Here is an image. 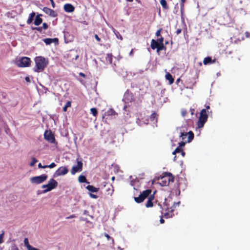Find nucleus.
<instances>
[{"label":"nucleus","mask_w":250,"mask_h":250,"mask_svg":"<svg viewBox=\"0 0 250 250\" xmlns=\"http://www.w3.org/2000/svg\"><path fill=\"white\" fill-rule=\"evenodd\" d=\"M51 3L52 6L53 8H54L55 7V3L53 1V0H49Z\"/></svg>","instance_id":"49530a36"},{"label":"nucleus","mask_w":250,"mask_h":250,"mask_svg":"<svg viewBox=\"0 0 250 250\" xmlns=\"http://www.w3.org/2000/svg\"><path fill=\"white\" fill-rule=\"evenodd\" d=\"M111 186V188L110 189V188H109L107 190V191L108 192V194L112 195L114 192V188L112 185Z\"/></svg>","instance_id":"c85d7f7f"},{"label":"nucleus","mask_w":250,"mask_h":250,"mask_svg":"<svg viewBox=\"0 0 250 250\" xmlns=\"http://www.w3.org/2000/svg\"><path fill=\"white\" fill-rule=\"evenodd\" d=\"M111 179H112V181H114V179H115V177H112Z\"/></svg>","instance_id":"69168bd1"},{"label":"nucleus","mask_w":250,"mask_h":250,"mask_svg":"<svg viewBox=\"0 0 250 250\" xmlns=\"http://www.w3.org/2000/svg\"><path fill=\"white\" fill-rule=\"evenodd\" d=\"M79 75H80V76H82L83 77H85V75L83 73H82V72H80L79 73Z\"/></svg>","instance_id":"864d4df0"},{"label":"nucleus","mask_w":250,"mask_h":250,"mask_svg":"<svg viewBox=\"0 0 250 250\" xmlns=\"http://www.w3.org/2000/svg\"><path fill=\"white\" fill-rule=\"evenodd\" d=\"M105 59L107 63H112V55L111 54H107L106 55Z\"/></svg>","instance_id":"f3484780"},{"label":"nucleus","mask_w":250,"mask_h":250,"mask_svg":"<svg viewBox=\"0 0 250 250\" xmlns=\"http://www.w3.org/2000/svg\"><path fill=\"white\" fill-rule=\"evenodd\" d=\"M127 0V1H128L131 2V1H132L133 0Z\"/></svg>","instance_id":"774afa93"},{"label":"nucleus","mask_w":250,"mask_h":250,"mask_svg":"<svg viewBox=\"0 0 250 250\" xmlns=\"http://www.w3.org/2000/svg\"><path fill=\"white\" fill-rule=\"evenodd\" d=\"M80 220H82V221H86V222H88V221H87V219H86V218H83V217H81V218H80Z\"/></svg>","instance_id":"3c124183"},{"label":"nucleus","mask_w":250,"mask_h":250,"mask_svg":"<svg viewBox=\"0 0 250 250\" xmlns=\"http://www.w3.org/2000/svg\"><path fill=\"white\" fill-rule=\"evenodd\" d=\"M91 113L94 116H96L97 114V109L95 108H92L90 109Z\"/></svg>","instance_id":"a878e982"},{"label":"nucleus","mask_w":250,"mask_h":250,"mask_svg":"<svg viewBox=\"0 0 250 250\" xmlns=\"http://www.w3.org/2000/svg\"><path fill=\"white\" fill-rule=\"evenodd\" d=\"M246 35L247 37H249L250 36L249 33L248 32H246Z\"/></svg>","instance_id":"052dcab7"},{"label":"nucleus","mask_w":250,"mask_h":250,"mask_svg":"<svg viewBox=\"0 0 250 250\" xmlns=\"http://www.w3.org/2000/svg\"><path fill=\"white\" fill-rule=\"evenodd\" d=\"M11 250H20L18 247L15 244H13L11 247Z\"/></svg>","instance_id":"473e14b6"},{"label":"nucleus","mask_w":250,"mask_h":250,"mask_svg":"<svg viewBox=\"0 0 250 250\" xmlns=\"http://www.w3.org/2000/svg\"><path fill=\"white\" fill-rule=\"evenodd\" d=\"M47 188L44 189L42 191L43 193H46L48 191H51L53 189L55 188L58 186V182L54 179H51L48 182Z\"/></svg>","instance_id":"0eeeda50"},{"label":"nucleus","mask_w":250,"mask_h":250,"mask_svg":"<svg viewBox=\"0 0 250 250\" xmlns=\"http://www.w3.org/2000/svg\"><path fill=\"white\" fill-rule=\"evenodd\" d=\"M42 10L45 14L49 15L52 17H56L57 15L56 13L54 10L48 7H44Z\"/></svg>","instance_id":"9b49d317"},{"label":"nucleus","mask_w":250,"mask_h":250,"mask_svg":"<svg viewBox=\"0 0 250 250\" xmlns=\"http://www.w3.org/2000/svg\"><path fill=\"white\" fill-rule=\"evenodd\" d=\"M181 32V29H178L176 31V34L177 35H178Z\"/></svg>","instance_id":"8fccbe9b"},{"label":"nucleus","mask_w":250,"mask_h":250,"mask_svg":"<svg viewBox=\"0 0 250 250\" xmlns=\"http://www.w3.org/2000/svg\"><path fill=\"white\" fill-rule=\"evenodd\" d=\"M4 231H2L1 234L0 235V244H1L3 242V238L4 235Z\"/></svg>","instance_id":"e433bc0d"},{"label":"nucleus","mask_w":250,"mask_h":250,"mask_svg":"<svg viewBox=\"0 0 250 250\" xmlns=\"http://www.w3.org/2000/svg\"><path fill=\"white\" fill-rule=\"evenodd\" d=\"M165 77L166 79L169 81L170 84H172L174 82V79L170 73H167Z\"/></svg>","instance_id":"dca6fc26"},{"label":"nucleus","mask_w":250,"mask_h":250,"mask_svg":"<svg viewBox=\"0 0 250 250\" xmlns=\"http://www.w3.org/2000/svg\"><path fill=\"white\" fill-rule=\"evenodd\" d=\"M188 135V141L190 142L191 140L193 139L194 135L192 132L189 131L187 133V135Z\"/></svg>","instance_id":"5701e85b"},{"label":"nucleus","mask_w":250,"mask_h":250,"mask_svg":"<svg viewBox=\"0 0 250 250\" xmlns=\"http://www.w3.org/2000/svg\"><path fill=\"white\" fill-rule=\"evenodd\" d=\"M160 3L164 8L166 9H168V6H167V3L166 0H161Z\"/></svg>","instance_id":"aec40b11"},{"label":"nucleus","mask_w":250,"mask_h":250,"mask_svg":"<svg viewBox=\"0 0 250 250\" xmlns=\"http://www.w3.org/2000/svg\"><path fill=\"white\" fill-rule=\"evenodd\" d=\"M186 0H181V11L182 12L183 9H184V4Z\"/></svg>","instance_id":"f704fd0d"},{"label":"nucleus","mask_w":250,"mask_h":250,"mask_svg":"<svg viewBox=\"0 0 250 250\" xmlns=\"http://www.w3.org/2000/svg\"><path fill=\"white\" fill-rule=\"evenodd\" d=\"M159 43L155 41V40L153 39L151 40V47L152 49H155L156 48H158V45Z\"/></svg>","instance_id":"4468645a"},{"label":"nucleus","mask_w":250,"mask_h":250,"mask_svg":"<svg viewBox=\"0 0 250 250\" xmlns=\"http://www.w3.org/2000/svg\"><path fill=\"white\" fill-rule=\"evenodd\" d=\"M160 223H161V224H163V223H164V220L163 218H161V219H160Z\"/></svg>","instance_id":"6e6d98bb"},{"label":"nucleus","mask_w":250,"mask_h":250,"mask_svg":"<svg viewBox=\"0 0 250 250\" xmlns=\"http://www.w3.org/2000/svg\"><path fill=\"white\" fill-rule=\"evenodd\" d=\"M64 10L65 12L71 13L74 11V7L71 4H65L63 6Z\"/></svg>","instance_id":"f8f14e48"},{"label":"nucleus","mask_w":250,"mask_h":250,"mask_svg":"<svg viewBox=\"0 0 250 250\" xmlns=\"http://www.w3.org/2000/svg\"><path fill=\"white\" fill-rule=\"evenodd\" d=\"M44 138L50 143H54L55 142L54 136L50 130H46L44 132Z\"/></svg>","instance_id":"6e6552de"},{"label":"nucleus","mask_w":250,"mask_h":250,"mask_svg":"<svg viewBox=\"0 0 250 250\" xmlns=\"http://www.w3.org/2000/svg\"><path fill=\"white\" fill-rule=\"evenodd\" d=\"M76 216L74 214H72V215H71L70 216H69L68 217H66V219H72V218H75Z\"/></svg>","instance_id":"c03bdc74"},{"label":"nucleus","mask_w":250,"mask_h":250,"mask_svg":"<svg viewBox=\"0 0 250 250\" xmlns=\"http://www.w3.org/2000/svg\"><path fill=\"white\" fill-rule=\"evenodd\" d=\"M173 179L174 178L171 173H166L164 175L161 177L159 183L162 186H167L169 185L170 182H172Z\"/></svg>","instance_id":"f03ea898"},{"label":"nucleus","mask_w":250,"mask_h":250,"mask_svg":"<svg viewBox=\"0 0 250 250\" xmlns=\"http://www.w3.org/2000/svg\"><path fill=\"white\" fill-rule=\"evenodd\" d=\"M35 16V13L34 12H32L29 15V18L27 21L28 24H30L32 22L33 19Z\"/></svg>","instance_id":"a211bd4d"},{"label":"nucleus","mask_w":250,"mask_h":250,"mask_svg":"<svg viewBox=\"0 0 250 250\" xmlns=\"http://www.w3.org/2000/svg\"><path fill=\"white\" fill-rule=\"evenodd\" d=\"M88 212L86 210H85L83 211V214H85V215H88Z\"/></svg>","instance_id":"5fc2aeb1"},{"label":"nucleus","mask_w":250,"mask_h":250,"mask_svg":"<svg viewBox=\"0 0 250 250\" xmlns=\"http://www.w3.org/2000/svg\"><path fill=\"white\" fill-rule=\"evenodd\" d=\"M115 33V35L118 39H119L121 40H123V38H122V36L118 32H117V33Z\"/></svg>","instance_id":"c9c22d12"},{"label":"nucleus","mask_w":250,"mask_h":250,"mask_svg":"<svg viewBox=\"0 0 250 250\" xmlns=\"http://www.w3.org/2000/svg\"><path fill=\"white\" fill-rule=\"evenodd\" d=\"M163 41H164V38H161L159 39H158L157 41L159 43H163Z\"/></svg>","instance_id":"58836bf2"},{"label":"nucleus","mask_w":250,"mask_h":250,"mask_svg":"<svg viewBox=\"0 0 250 250\" xmlns=\"http://www.w3.org/2000/svg\"><path fill=\"white\" fill-rule=\"evenodd\" d=\"M38 167L39 168H46V166L45 165V166H42V164L41 163H39L38 164Z\"/></svg>","instance_id":"79ce46f5"},{"label":"nucleus","mask_w":250,"mask_h":250,"mask_svg":"<svg viewBox=\"0 0 250 250\" xmlns=\"http://www.w3.org/2000/svg\"><path fill=\"white\" fill-rule=\"evenodd\" d=\"M161 30H162V29H160L156 32V36L158 37V36H160V33H161Z\"/></svg>","instance_id":"a19ab883"},{"label":"nucleus","mask_w":250,"mask_h":250,"mask_svg":"<svg viewBox=\"0 0 250 250\" xmlns=\"http://www.w3.org/2000/svg\"><path fill=\"white\" fill-rule=\"evenodd\" d=\"M181 151V149L180 148L179 146L177 147L175 150L172 152V154L173 155L175 154L176 153H179Z\"/></svg>","instance_id":"7c9ffc66"},{"label":"nucleus","mask_w":250,"mask_h":250,"mask_svg":"<svg viewBox=\"0 0 250 250\" xmlns=\"http://www.w3.org/2000/svg\"><path fill=\"white\" fill-rule=\"evenodd\" d=\"M187 136V133H182L181 135L180 136L182 138V139L183 140L186 136Z\"/></svg>","instance_id":"ea45409f"},{"label":"nucleus","mask_w":250,"mask_h":250,"mask_svg":"<svg viewBox=\"0 0 250 250\" xmlns=\"http://www.w3.org/2000/svg\"><path fill=\"white\" fill-rule=\"evenodd\" d=\"M42 188H44V189L47 188V184H45V185H42Z\"/></svg>","instance_id":"09e8293b"},{"label":"nucleus","mask_w":250,"mask_h":250,"mask_svg":"<svg viewBox=\"0 0 250 250\" xmlns=\"http://www.w3.org/2000/svg\"><path fill=\"white\" fill-rule=\"evenodd\" d=\"M46 168L48 167L50 168H52L55 167L56 166V165L54 163H52L50 165H46Z\"/></svg>","instance_id":"72a5a7b5"},{"label":"nucleus","mask_w":250,"mask_h":250,"mask_svg":"<svg viewBox=\"0 0 250 250\" xmlns=\"http://www.w3.org/2000/svg\"><path fill=\"white\" fill-rule=\"evenodd\" d=\"M31 60L29 58L23 57L16 62L17 66L21 67H28L30 64Z\"/></svg>","instance_id":"20e7f679"},{"label":"nucleus","mask_w":250,"mask_h":250,"mask_svg":"<svg viewBox=\"0 0 250 250\" xmlns=\"http://www.w3.org/2000/svg\"><path fill=\"white\" fill-rule=\"evenodd\" d=\"M151 190L150 189H147L144 191L139 196L137 197H134V200L136 202L140 203L142 202L151 193Z\"/></svg>","instance_id":"423d86ee"},{"label":"nucleus","mask_w":250,"mask_h":250,"mask_svg":"<svg viewBox=\"0 0 250 250\" xmlns=\"http://www.w3.org/2000/svg\"><path fill=\"white\" fill-rule=\"evenodd\" d=\"M78 58H79V55H77L76 56L75 58V60H77V59H78Z\"/></svg>","instance_id":"0e129e2a"},{"label":"nucleus","mask_w":250,"mask_h":250,"mask_svg":"<svg viewBox=\"0 0 250 250\" xmlns=\"http://www.w3.org/2000/svg\"><path fill=\"white\" fill-rule=\"evenodd\" d=\"M71 102H70V101L67 102L65 106L63 107V109H62L63 111L64 112H66L67 111V108L71 106Z\"/></svg>","instance_id":"4be33fe9"},{"label":"nucleus","mask_w":250,"mask_h":250,"mask_svg":"<svg viewBox=\"0 0 250 250\" xmlns=\"http://www.w3.org/2000/svg\"><path fill=\"white\" fill-rule=\"evenodd\" d=\"M185 145V143L183 142H181V143H179V147L180 146H181V147L184 146Z\"/></svg>","instance_id":"de8ad7c7"},{"label":"nucleus","mask_w":250,"mask_h":250,"mask_svg":"<svg viewBox=\"0 0 250 250\" xmlns=\"http://www.w3.org/2000/svg\"><path fill=\"white\" fill-rule=\"evenodd\" d=\"M94 37H95V38L97 40V41H98V42L100 41L101 40H100V38L98 37V36L97 34L95 35Z\"/></svg>","instance_id":"a18cd8bd"},{"label":"nucleus","mask_w":250,"mask_h":250,"mask_svg":"<svg viewBox=\"0 0 250 250\" xmlns=\"http://www.w3.org/2000/svg\"><path fill=\"white\" fill-rule=\"evenodd\" d=\"M37 29L38 31H42V27H39V28H37Z\"/></svg>","instance_id":"680f3d73"},{"label":"nucleus","mask_w":250,"mask_h":250,"mask_svg":"<svg viewBox=\"0 0 250 250\" xmlns=\"http://www.w3.org/2000/svg\"><path fill=\"white\" fill-rule=\"evenodd\" d=\"M104 236L107 238V240L111 239L112 243L113 244L114 243V239L113 238H111L110 236L107 233L104 234Z\"/></svg>","instance_id":"c756f323"},{"label":"nucleus","mask_w":250,"mask_h":250,"mask_svg":"<svg viewBox=\"0 0 250 250\" xmlns=\"http://www.w3.org/2000/svg\"><path fill=\"white\" fill-rule=\"evenodd\" d=\"M108 115H112L115 114V111L112 109H110L107 112Z\"/></svg>","instance_id":"2f4dec72"},{"label":"nucleus","mask_w":250,"mask_h":250,"mask_svg":"<svg viewBox=\"0 0 250 250\" xmlns=\"http://www.w3.org/2000/svg\"><path fill=\"white\" fill-rule=\"evenodd\" d=\"M35 66L34 70L35 72H41L43 70L48 64V61L42 56H38L35 58Z\"/></svg>","instance_id":"f257e3e1"},{"label":"nucleus","mask_w":250,"mask_h":250,"mask_svg":"<svg viewBox=\"0 0 250 250\" xmlns=\"http://www.w3.org/2000/svg\"><path fill=\"white\" fill-rule=\"evenodd\" d=\"M133 54V50H131L129 53L130 55H132Z\"/></svg>","instance_id":"e2e57ef3"},{"label":"nucleus","mask_w":250,"mask_h":250,"mask_svg":"<svg viewBox=\"0 0 250 250\" xmlns=\"http://www.w3.org/2000/svg\"><path fill=\"white\" fill-rule=\"evenodd\" d=\"M164 48V45L163 43H159L158 48L157 49V52H158L159 51L163 50Z\"/></svg>","instance_id":"cd10ccee"},{"label":"nucleus","mask_w":250,"mask_h":250,"mask_svg":"<svg viewBox=\"0 0 250 250\" xmlns=\"http://www.w3.org/2000/svg\"><path fill=\"white\" fill-rule=\"evenodd\" d=\"M42 27L43 28V29H46L48 27V25H47V23H43L42 24Z\"/></svg>","instance_id":"37998d69"},{"label":"nucleus","mask_w":250,"mask_h":250,"mask_svg":"<svg viewBox=\"0 0 250 250\" xmlns=\"http://www.w3.org/2000/svg\"><path fill=\"white\" fill-rule=\"evenodd\" d=\"M43 42L46 43V44L48 45L53 42V40H52V39L47 38L44 39L43 40Z\"/></svg>","instance_id":"b1692460"},{"label":"nucleus","mask_w":250,"mask_h":250,"mask_svg":"<svg viewBox=\"0 0 250 250\" xmlns=\"http://www.w3.org/2000/svg\"><path fill=\"white\" fill-rule=\"evenodd\" d=\"M182 114L183 116H184L186 114V111H182Z\"/></svg>","instance_id":"13d9d810"},{"label":"nucleus","mask_w":250,"mask_h":250,"mask_svg":"<svg viewBox=\"0 0 250 250\" xmlns=\"http://www.w3.org/2000/svg\"><path fill=\"white\" fill-rule=\"evenodd\" d=\"M25 79V81L27 82H30V81L29 78L28 77H26Z\"/></svg>","instance_id":"603ef678"},{"label":"nucleus","mask_w":250,"mask_h":250,"mask_svg":"<svg viewBox=\"0 0 250 250\" xmlns=\"http://www.w3.org/2000/svg\"><path fill=\"white\" fill-rule=\"evenodd\" d=\"M154 199V196L153 195H151L148 198L146 204V208H150L153 206L152 200Z\"/></svg>","instance_id":"ddd939ff"},{"label":"nucleus","mask_w":250,"mask_h":250,"mask_svg":"<svg viewBox=\"0 0 250 250\" xmlns=\"http://www.w3.org/2000/svg\"><path fill=\"white\" fill-rule=\"evenodd\" d=\"M89 196H90L91 198H93V199H97V196H96V195H95V194H92V193H90L89 194Z\"/></svg>","instance_id":"4c0bfd02"},{"label":"nucleus","mask_w":250,"mask_h":250,"mask_svg":"<svg viewBox=\"0 0 250 250\" xmlns=\"http://www.w3.org/2000/svg\"><path fill=\"white\" fill-rule=\"evenodd\" d=\"M86 189L91 192H97L99 190V188H96L92 186L88 185L86 187Z\"/></svg>","instance_id":"2eb2a0df"},{"label":"nucleus","mask_w":250,"mask_h":250,"mask_svg":"<svg viewBox=\"0 0 250 250\" xmlns=\"http://www.w3.org/2000/svg\"><path fill=\"white\" fill-rule=\"evenodd\" d=\"M211 62V59L210 57H206L204 59L203 62L204 64H207Z\"/></svg>","instance_id":"393cba45"},{"label":"nucleus","mask_w":250,"mask_h":250,"mask_svg":"<svg viewBox=\"0 0 250 250\" xmlns=\"http://www.w3.org/2000/svg\"><path fill=\"white\" fill-rule=\"evenodd\" d=\"M78 180L80 183H84L86 181L85 177L82 175L79 176Z\"/></svg>","instance_id":"412c9836"},{"label":"nucleus","mask_w":250,"mask_h":250,"mask_svg":"<svg viewBox=\"0 0 250 250\" xmlns=\"http://www.w3.org/2000/svg\"><path fill=\"white\" fill-rule=\"evenodd\" d=\"M180 152L181 153L182 156L184 157L185 156V153L184 152L182 151V150Z\"/></svg>","instance_id":"4d7b16f0"},{"label":"nucleus","mask_w":250,"mask_h":250,"mask_svg":"<svg viewBox=\"0 0 250 250\" xmlns=\"http://www.w3.org/2000/svg\"><path fill=\"white\" fill-rule=\"evenodd\" d=\"M47 178V175L42 174L38 176L32 177L30 179V181L32 184H40L44 182Z\"/></svg>","instance_id":"39448f33"},{"label":"nucleus","mask_w":250,"mask_h":250,"mask_svg":"<svg viewBox=\"0 0 250 250\" xmlns=\"http://www.w3.org/2000/svg\"><path fill=\"white\" fill-rule=\"evenodd\" d=\"M83 163L81 161H77V164L74 166L71 170L72 174L74 175L78 171H80L82 170Z\"/></svg>","instance_id":"9d476101"},{"label":"nucleus","mask_w":250,"mask_h":250,"mask_svg":"<svg viewBox=\"0 0 250 250\" xmlns=\"http://www.w3.org/2000/svg\"><path fill=\"white\" fill-rule=\"evenodd\" d=\"M42 20L41 18L39 17L38 16H37L34 21V24L36 25H39L42 23Z\"/></svg>","instance_id":"6ab92c4d"},{"label":"nucleus","mask_w":250,"mask_h":250,"mask_svg":"<svg viewBox=\"0 0 250 250\" xmlns=\"http://www.w3.org/2000/svg\"><path fill=\"white\" fill-rule=\"evenodd\" d=\"M206 108H207V109H208V108H209V106L208 105V106H206Z\"/></svg>","instance_id":"338daca9"},{"label":"nucleus","mask_w":250,"mask_h":250,"mask_svg":"<svg viewBox=\"0 0 250 250\" xmlns=\"http://www.w3.org/2000/svg\"><path fill=\"white\" fill-rule=\"evenodd\" d=\"M68 172L67 167H61L59 168L54 173V177H57L61 175H64Z\"/></svg>","instance_id":"1a4fd4ad"},{"label":"nucleus","mask_w":250,"mask_h":250,"mask_svg":"<svg viewBox=\"0 0 250 250\" xmlns=\"http://www.w3.org/2000/svg\"><path fill=\"white\" fill-rule=\"evenodd\" d=\"M53 40V42H58V39H57V38H54Z\"/></svg>","instance_id":"bf43d9fd"},{"label":"nucleus","mask_w":250,"mask_h":250,"mask_svg":"<svg viewBox=\"0 0 250 250\" xmlns=\"http://www.w3.org/2000/svg\"><path fill=\"white\" fill-rule=\"evenodd\" d=\"M208 115L206 112L205 109H203L201 111L200 114V117L197 123V125L199 128H202L203 127L205 123L207 121Z\"/></svg>","instance_id":"7ed1b4c3"},{"label":"nucleus","mask_w":250,"mask_h":250,"mask_svg":"<svg viewBox=\"0 0 250 250\" xmlns=\"http://www.w3.org/2000/svg\"><path fill=\"white\" fill-rule=\"evenodd\" d=\"M37 162V160L34 158V157H33L32 159V161L30 163V166L31 167H33L34 166V165Z\"/></svg>","instance_id":"bb28decb"}]
</instances>
